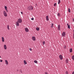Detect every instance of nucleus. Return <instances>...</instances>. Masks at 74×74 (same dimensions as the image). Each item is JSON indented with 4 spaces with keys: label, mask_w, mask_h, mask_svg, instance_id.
<instances>
[{
    "label": "nucleus",
    "mask_w": 74,
    "mask_h": 74,
    "mask_svg": "<svg viewBox=\"0 0 74 74\" xmlns=\"http://www.w3.org/2000/svg\"><path fill=\"white\" fill-rule=\"evenodd\" d=\"M17 22L19 23H21L22 22V20L21 18L18 19L17 20Z\"/></svg>",
    "instance_id": "1"
},
{
    "label": "nucleus",
    "mask_w": 74,
    "mask_h": 74,
    "mask_svg": "<svg viewBox=\"0 0 74 74\" xmlns=\"http://www.w3.org/2000/svg\"><path fill=\"white\" fill-rule=\"evenodd\" d=\"M27 9L28 10H32L33 9V7L31 6L28 7Z\"/></svg>",
    "instance_id": "2"
},
{
    "label": "nucleus",
    "mask_w": 74,
    "mask_h": 74,
    "mask_svg": "<svg viewBox=\"0 0 74 74\" xmlns=\"http://www.w3.org/2000/svg\"><path fill=\"white\" fill-rule=\"evenodd\" d=\"M3 15L5 16H7V14L5 11H3Z\"/></svg>",
    "instance_id": "3"
},
{
    "label": "nucleus",
    "mask_w": 74,
    "mask_h": 74,
    "mask_svg": "<svg viewBox=\"0 0 74 74\" xmlns=\"http://www.w3.org/2000/svg\"><path fill=\"white\" fill-rule=\"evenodd\" d=\"M19 22L17 21L16 23V25L17 26H19Z\"/></svg>",
    "instance_id": "4"
},
{
    "label": "nucleus",
    "mask_w": 74,
    "mask_h": 74,
    "mask_svg": "<svg viewBox=\"0 0 74 74\" xmlns=\"http://www.w3.org/2000/svg\"><path fill=\"white\" fill-rule=\"evenodd\" d=\"M65 36H66V33L64 32L62 34V37H64Z\"/></svg>",
    "instance_id": "5"
},
{
    "label": "nucleus",
    "mask_w": 74,
    "mask_h": 74,
    "mask_svg": "<svg viewBox=\"0 0 74 74\" xmlns=\"http://www.w3.org/2000/svg\"><path fill=\"white\" fill-rule=\"evenodd\" d=\"M59 58L61 60H62L63 59V56L62 55H60L59 56Z\"/></svg>",
    "instance_id": "6"
},
{
    "label": "nucleus",
    "mask_w": 74,
    "mask_h": 74,
    "mask_svg": "<svg viewBox=\"0 0 74 74\" xmlns=\"http://www.w3.org/2000/svg\"><path fill=\"white\" fill-rule=\"evenodd\" d=\"M58 30H60V26L59 25H58Z\"/></svg>",
    "instance_id": "7"
},
{
    "label": "nucleus",
    "mask_w": 74,
    "mask_h": 74,
    "mask_svg": "<svg viewBox=\"0 0 74 74\" xmlns=\"http://www.w3.org/2000/svg\"><path fill=\"white\" fill-rule=\"evenodd\" d=\"M25 30L26 32H29V29L27 28H25Z\"/></svg>",
    "instance_id": "8"
},
{
    "label": "nucleus",
    "mask_w": 74,
    "mask_h": 74,
    "mask_svg": "<svg viewBox=\"0 0 74 74\" xmlns=\"http://www.w3.org/2000/svg\"><path fill=\"white\" fill-rule=\"evenodd\" d=\"M5 62L6 63V65H8V62L7 60H5Z\"/></svg>",
    "instance_id": "9"
},
{
    "label": "nucleus",
    "mask_w": 74,
    "mask_h": 74,
    "mask_svg": "<svg viewBox=\"0 0 74 74\" xmlns=\"http://www.w3.org/2000/svg\"><path fill=\"white\" fill-rule=\"evenodd\" d=\"M32 39L33 41H35L36 40V38H35V37L33 36L32 37Z\"/></svg>",
    "instance_id": "10"
},
{
    "label": "nucleus",
    "mask_w": 74,
    "mask_h": 74,
    "mask_svg": "<svg viewBox=\"0 0 74 74\" xmlns=\"http://www.w3.org/2000/svg\"><path fill=\"white\" fill-rule=\"evenodd\" d=\"M4 48L5 49H7V46H6V45H4Z\"/></svg>",
    "instance_id": "11"
},
{
    "label": "nucleus",
    "mask_w": 74,
    "mask_h": 74,
    "mask_svg": "<svg viewBox=\"0 0 74 74\" xmlns=\"http://www.w3.org/2000/svg\"><path fill=\"white\" fill-rule=\"evenodd\" d=\"M46 19L47 21H49V18L48 17V16H47L46 17Z\"/></svg>",
    "instance_id": "12"
},
{
    "label": "nucleus",
    "mask_w": 74,
    "mask_h": 74,
    "mask_svg": "<svg viewBox=\"0 0 74 74\" xmlns=\"http://www.w3.org/2000/svg\"><path fill=\"white\" fill-rule=\"evenodd\" d=\"M7 6H5V10H6L7 12H8V10H7Z\"/></svg>",
    "instance_id": "13"
},
{
    "label": "nucleus",
    "mask_w": 74,
    "mask_h": 74,
    "mask_svg": "<svg viewBox=\"0 0 74 74\" xmlns=\"http://www.w3.org/2000/svg\"><path fill=\"white\" fill-rule=\"evenodd\" d=\"M2 42H4V39L3 37H2Z\"/></svg>",
    "instance_id": "14"
},
{
    "label": "nucleus",
    "mask_w": 74,
    "mask_h": 74,
    "mask_svg": "<svg viewBox=\"0 0 74 74\" xmlns=\"http://www.w3.org/2000/svg\"><path fill=\"white\" fill-rule=\"evenodd\" d=\"M24 64H27V62H26V60H24Z\"/></svg>",
    "instance_id": "15"
},
{
    "label": "nucleus",
    "mask_w": 74,
    "mask_h": 74,
    "mask_svg": "<svg viewBox=\"0 0 74 74\" xmlns=\"http://www.w3.org/2000/svg\"><path fill=\"white\" fill-rule=\"evenodd\" d=\"M67 25L68 26V27L69 29H70V25H69V24H67Z\"/></svg>",
    "instance_id": "16"
},
{
    "label": "nucleus",
    "mask_w": 74,
    "mask_h": 74,
    "mask_svg": "<svg viewBox=\"0 0 74 74\" xmlns=\"http://www.w3.org/2000/svg\"><path fill=\"white\" fill-rule=\"evenodd\" d=\"M66 63H68V62H69V60L68 59H66Z\"/></svg>",
    "instance_id": "17"
},
{
    "label": "nucleus",
    "mask_w": 74,
    "mask_h": 74,
    "mask_svg": "<svg viewBox=\"0 0 74 74\" xmlns=\"http://www.w3.org/2000/svg\"><path fill=\"white\" fill-rule=\"evenodd\" d=\"M53 26V23H52L51 26V28H52Z\"/></svg>",
    "instance_id": "18"
},
{
    "label": "nucleus",
    "mask_w": 74,
    "mask_h": 74,
    "mask_svg": "<svg viewBox=\"0 0 74 74\" xmlns=\"http://www.w3.org/2000/svg\"><path fill=\"white\" fill-rule=\"evenodd\" d=\"M39 28L38 27H37L36 28V30H37V31H38V30H39Z\"/></svg>",
    "instance_id": "19"
},
{
    "label": "nucleus",
    "mask_w": 74,
    "mask_h": 74,
    "mask_svg": "<svg viewBox=\"0 0 74 74\" xmlns=\"http://www.w3.org/2000/svg\"><path fill=\"white\" fill-rule=\"evenodd\" d=\"M72 48H71L70 49V52H72Z\"/></svg>",
    "instance_id": "20"
},
{
    "label": "nucleus",
    "mask_w": 74,
    "mask_h": 74,
    "mask_svg": "<svg viewBox=\"0 0 74 74\" xmlns=\"http://www.w3.org/2000/svg\"><path fill=\"white\" fill-rule=\"evenodd\" d=\"M68 9L69 12H71V11H70V8H68Z\"/></svg>",
    "instance_id": "21"
},
{
    "label": "nucleus",
    "mask_w": 74,
    "mask_h": 74,
    "mask_svg": "<svg viewBox=\"0 0 74 74\" xmlns=\"http://www.w3.org/2000/svg\"><path fill=\"white\" fill-rule=\"evenodd\" d=\"M58 4H59L60 3V0H59L58 1Z\"/></svg>",
    "instance_id": "22"
},
{
    "label": "nucleus",
    "mask_w": 74,
    "mask_h": 74,
    "mask_svg": "<svg viewBox=\"0 0 74 74\" xmlns=\"http://www.w3.org/2000/svg\"><path fill=\"white\" fill-rule=\"evenodd\" d=\"M7 29L8 30H9L10 29V28L9 27V25H8L7 27Z\"/></svg>",
    "instance_id": "23"
},
{
    "label": "nucleus",
    "mask_w": 74,
    "mask_h": 74,
    "mask_svg": "<svg viewBox=\"0 0 74 74\" xmlns=\"http://www.w3.org/2000/svg\"><path fill=\"white\" fill-rule=\"evenodd\" d=\"M72 59L73 60H74V56H73L72 57Z\"/></svg>",
    "instance_id": "24"
},
{
    "label": "nucleus",
    "mask_w": 74,
    "mask_h": 74,
    "mask_svg": "<svg viewBox=\"0 0 74 74\" xmlns=\"http://www.w3.org/2000/svg\"><path fill=\"white\" fill-rule=\"evenodd\" d=\"M34 62L35 63H37V61L36 60H35L34 61Z\"/></svg>",
    "instance_id": "25"
},
{
    "label": "nucleus",
    "mask_w": 74,
    "mask_h": 74,
    "mask_svg": "<svg viewBox=\"0 0 74 74\" xmlns=\"http://www.w3.org/2000/svg\"><path fill=\"white\" fill-rule=\"evenodd\" d=\"M60 14H59V13H58V16H60Z\"/></svg>",
    "instance_id": "26"
},
{
    "label": "nucleus",
    "mask_w": 74,
    "mask_h": 74,
    "mask_svg": "<svg viewBox=\"0 0 74 74\" xmlns=\"http://www.w3.org/2000/svg\"><path fill=\"white\" fill-rule=\"evenodd\" d=\"M45 41H43L42 42L43 45H45Z\"/></svg>",
    "instance_id": "27"
},
{
    "label": "nucleus",
    "mask_w": 74,
    "mask_h": 74,
    "mask_svg": "<svg viewBox=\"0 0 74 74\" xmlns=\"http://www.w3.org/2000/svg\"><path fill=\"white\" fill-rule=\"evenodd\" d=\"M56 5V3H55L54 4V7H55V6Z\"/></svg>",
    "instance_id": "28"
},
{
    "label": "nucleus",
    "mask_w": 74,
    "mask_h": 74,
    "mask_svg": "<svg viewBox=\"0 0 74 74\" xmlns=\"http://www.w3.org/2000/svg\"><path fill=\"white\" fill-rule=\"evenodd\" d=\"M65 74H69V73H68V71H66L65 72Z\"/></svg>",
    "instance_id": "29"
},
{
    "label": "nucleus",
    "mask_w": 74,
    "mask_h": 74,
    "mask_svg": "<svg viewBox=\"0 0 74 74\" xmlns=\"http://www.w3.org/2000/svg\"><path fill=\"white\" fill-rule=\"evenodd\" d=\"M73 38L74 39V30H73Z\"/></svg>",
    "instance_id": "30"
},
{
    "label": "nucleus",
    "mask_w": 74,
    "mask_h": 74,
    "mask_svg": "<svg viewBox=\"0 0 74 74\" xmlns=\"http://www.w3.org/2000/svg\"><path fill=\"white\" fill-rule=\"evenodd\" d=\"M0 62H3V60H2L1 59L0 60Z\"/></svg>",
    "instance_id": "31"
},
{
    "label": "nucleus",
    "mask_w": 74,
    "mask_h": 74,
    "mask_svg": "<svg viewBox=\"0 0 74 74\" xmlns=\"http://www.w3.org/2000/svg\"><path fill=\"white\" fill-rule=\"evenodd\" d=\"M29 50L30 51H32V49L31 48L29 49Z\"/></svg>",
    "instance_id": "32"
},
{
    "label": "nucleus",
    "mask_w": 74,
    "mask_h": 74,
    "mask_svg": "<svg viewBox=\"0 0 74 74\" xmlns=\"http://www.w3.org/2000/svg\"><path fill=\"white\" fill-rule=\"evenodd\" d=\"M31 19V20H32L33 21V20H34V18H32Z\"/></svg>",
    "instance_id": "33"
},
{
    "label": "nucleus",
    "mask_w": 74,
    "mask_h": 74,
    "mask_svg": "<svg viewBox=\"0 0 74 74\" xmlns=\"http://www.w3.org/2000/svg\"><path fill=\"white\" fill-rule=\"evenodd\" d=\"M64 48H66V46H64Z\"/></svg>",
    "instance_id": "34"
},
{
    "label": "nucleus",
    "mask_w": 74,
    "mask_h": 74,
    "mask_svg": "<svg viewBox=\"0 0 74 74\" xmlns=\"http://www.w3.org/2000/svg\"><path fill=\"white\" fill-rule=\"evenodd\" d=\"M21 14H23V12H21Z\"/></svg>",
    "instance_id": "35"
},
{
    "label": "nucleus",
    "mask_w": 74,
    "mask_h": 74,
    "mask_svg": "<svg viewBox=\"0 0 74 74\" xmlns=\"http://www.w3.org/2000/svg\"><path fill=\"white\" fill-rule=\"evenodd\" d=\"M72 74H74V71L72 73Z\"/></svg>",
    "instance_id": "36"
},
{
    "label": "nucleus",
    "mask_w": 74,
    "mask_h": 74,
    "mask_svg": "<svg viewBox=\"0 0 74 74\" xmlns=\"http://www.w3.org/2000/svg\"><path fill=\"white\" fill-rule=\"evenodd\" d=\"M0 58H1V56H0Z\"/></svg>",
    "instance_id": "37"
}]
</instances>
